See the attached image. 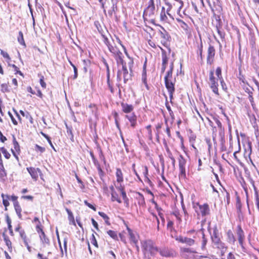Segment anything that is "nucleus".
I'll return each instance as SVG.
<instances>
[{"label": "nucleus", "mask_w": 259, "mask_h": 259, "mask_svg": "<svg viewBox=\"0 0 259 259\" xmlns=\"http://www.w3.org/2000/svg\"><path fill=\"white\" fill-rule=\"evenodd\" d=\"M142 247L145 251L149 252L151 255H153L158 251V248L155 246L154 243L151 240L144 241L142 243Z\"/></svg>", "instance_id": "nucleus-1"}, {"label": "nucleus", "mask_w": 259, "mask_h": 259, "mask_svg": "<svg viewBox=\"0 0 259 259\" xmlns=\"http://www.w3.org/2000/svg\"><path fill=\"white\" fill-rule=\"evenodd\" d=\"M209 84L210 88L212 90V92L216 95H219V91H218V81L216 80L214 76V71L213 70H210L209 72Z\"/></svg>", "instance_id": "nucleus-2"}, {"label": "nucleus", "mask_w": 259, "mask_h": 259, "mask_svg": "<svg viewBox=\"0 0 259 259\" xmlns=\"http://www.w3.org/2000/svg\"><path fill=\"white\" fill-rule=\"evenodd\" d=\"M211 241L213 246L220 249L221 252V255L222 256L224 255L227 249V247L225 246V243L221 241L220 238L211 240Z\"/></svg>", "instance_id": "nucleus-3"}, {"label": "nucleus", "mask_w": 259, "mask_h": 259, "mask_svg": "<svg viewBox=\"0 0 259 259\" xmlns=\"http://www.w3.org/2000/svg\"><path fill=\"white\" fill-rule=\"evenodd\" d=\"M155 7L154 3V0H150L148 6L144 12V17H153L155 14Z\"/></svg>", "instance_id": "nucleus-4"}, {"label": "nucleus", "mask_w": 259, "mask_h": 259, "mask_svg": "<svg viewBox=\"0 0 259 259\" xmlns=\"http://www.w3.org/2000/svg\"><path fill=\"white\" fill-rule=\"evenodd\" d=\"M186 164V160L184 158V157L180 155L179 158V166L180 169V174L179 176L183 177L184 178L186 177V170H185V165Z\"/></svg>", "instance_id": "nucleus-5"}, {"label": "nucleus", "mask_w": 259, "mask_h": 259, "mask_svg": "<svg viewBox=\"0 0 259 259\" xmlns=\"http://www.w3.org/2000/svg\"><path fill=\"white\" fill-rule=\"evenodd\" d=\"M36 231L39 234V238L44 244L50 245V240L49 238L46 236L45 232L42 230V228L39 226L38 225L36 227Z\"/></svg>", "instance_id": "nucleus-6"}, {"label": "nucleus", "mask_w": 259, "mask_h": 259, "mask_svg": "<svg viewBox=\"0 0 259 259\" xmlns=\"http://www.w3.org/2000/svg\"><path fill=\"white\" fill-rule=\"evenodd\" d=\"M197 205L199 206V213H197L198 215L201 214L202 217H205L209 215L210 213V209L209 205L207 203H204L202 205L199 204L198 203Z\"/></svg>", "instance_id": "nucleus-7"}, {"label": "nucleus", "mask_w": 259, "mask_h": 259, "mask_svg": "<svg viewBox=\"0 0 259 259\" xmlns=\"http://www.w3.org/2000/svg\"><path fill=\"white\" fill-rule=\"evenodd\" d=\"M176 239L179 242L185 243L189 246H192L194 245L195 242V240L193 239L187 237H183L182 236H179L177 237Z\"/></svg>", "instance_id": "nucleus-8"}, {"label": "nucleus", "mask_w": 259, "mask_h": 259, "mask_svg": "<svg viewBox=\"0 0 259 259\" xmlns=\"http://www.w3.org/2000/svg\"><path fill=\"white\" fill-rule=\"evenodd\" d=\"M215 55V49L214 47L210 45L208 49L207 56V64H211L213 61V58Z\"/></svg>", "instance_id": "nucleus-9"}, {"label": "nucleus", "mask_w": 259, "mask_h": 259, "mask_svg": "<svg viewBox=\"0 0 259 259\" xmlns=\"http://www.w3.org/2000/svg\"><path fill=\"white\" fill-rule=\"evenodd\" d=\"M27 170L30 175L31 178L36 181L38 178V172H41V171L38 168H34L32 167H29L27 168Z\"/></svg>", "instance_id": "nucleus-10"}, {"label": "nucleus", "mask_w": 259, "mask_h": 259, "mask_svg": "<svg viewBox=\"0 0 259 259\" xmlns=\"http://www.w3.org/2000/svg\"><path fill=\"white\" fill-rule=\"evenodd\" d=\"M161 255L165 257H174L175 255V252L167 248H163L159 251Z\"/></svg>", "instance_id": "nucleus-11"}, {"label": "nucleus", "mask_w": 259, "mask_h": 259, "mask_svg": "<svg viewBox=\"0 0 259 259\" xmlns=\"http://www.w3.org/2000/svg\"><path fill=\"white\" fill-rule=\"evenodd\" d=\"M114 58L118 66L121 65L122 67L126 65V63L122 58V54L120 51L116 52L115 55H114Z\"/></svg>", "instance_id": "nucleus-12"}, {"label": "nucleus", "mask_w": 259, "mask_h": 259, "mask_svg": "<svg viewBox=\"0 0 259 259\" xmlns=\"http://www.w3.org/2000/svg\"><path fill=\"white\" fill-rule=\"evenodd\" d=\"M237 235L238 236V241L241 246H243V241L244 240L245 236L244 232L241 228L240 225L237 226Z\"/></svg>", "instance_id": "nucleus-13"}, {"label": "nucleus", "mask_w": 259, "mask_h": 259, "mask_svg": "<svg viewBox=\"0 0 259 259\" xmlns=\"http://www.w3.org/2000/svg\"><path fill=\"white\" fill-rule=\"evenodd\" d=\"M122 71L124 82L126 83L128 80L132 79L133 72L131 73V71L128 72L126 65L122 67Z\"/></svg>", "instance_id": "nucleus-14"}, {"label": "nucleus", "mask_w": 259, "mask_h": 259, "mask_svg": "<svg viewBox=\"0 0 259 259\" xmlns=\"http://www.w3.org/2000/svg\"><path fill=\"white\" fill-rule=\"evenodd\" d=\"M111 2L112 4V6L111 9L108 11V14L110 17H112L113 13L115 14L116 12L118 11L117 6L118 0H111Z\"/></svg>", "instance_id": "nucleus-15"}, {"label": "nucleus", "mask_w": 259, "mask_h": 259, "mask_svg": "<svg viewBox=\"0 0 259 259\" xmlns=\"http://www.w3.org/2000/svg\"><path fill=\"white\" fill-rule=\"evenodd\" d=\"M213 119L215 121L218 128H219L220 135L221 137L222 140H223L224 139V128L223 127L222 123L219 120V119L217 117H213Z\"/></svg>", "instance_id": "nucleus-16"}, {"label": "nucleus", "mask_w": 259, "mask_h": 259, "mask_svg": "<svg viewBox=\"0 0 259 259\" xmlns=\"http://www.w3.org/2000/svg\"><path fill=\"white\" fill-rule=\"evenodd\" d=\"M159 33L160 37L163 38V40H161V43L164 46H165L167 41L169 40L170 37L164 29H163V31H159Z\"/></svg>", "instance_id": "nucleus-17"}, {"label": "nucleus", "mask_w": 259, "mask_h": 259, "mask_svg": "<svg viewBox=\"0 0 259 259\" xmlns=\"http://www.w3.org/2000/svg\"><path fill=\"white\" fill-rule=\"evenodd\" d=\"M121 106L123 112L126 113H130L134 110V107L132 105L121 103Z\"/></svg>", "instance_id": "nucleus-18"}, {"label": "nucleus", "mask_w": 259, "mask_h": 259, "mask_svg": "<svg viewBox=\"0 0 259 259\" xmlns=\"http://www.w3.org/2000/svg\"><path fill=\"white\" fill-rule=\"evenodd\" d=\"M126 117L128 119L131 124L132 127H135L137 123V116L134 113L126 115Z\"/></svg>", "instance_id": "nucleus-19"}, {"label": "nucleus", "mask_w": 259, "mask_h": 259, "mask_svg": "<svg viewBox=\"0 0 259 259\" xmlns=\"http://www.w3.org/2000/svg\"><path fill=\"white\" fill-rule=\"evenodd\" d=\"M181 28L185 31V33L189 36L191 35L192 29L185 22L180 24Z\"/></svg>", "instance_id": "nucleus-20"}, {"label": "nucleus", "mask_w": 259, "mask_h": 259, "mask_svg": "<svg viewBox=\"0 0 259 259\" xmlns=\"http://www.w3.org/2000/svg\"><path fill=\"white\" fill-rule=\"evenodd\" d=\"M204 229L203 228H201L199 232L201 233L202 234V241H201V249L202 250L205 249V246L207 242V239L205 237L204 232Z\"/></svg>", "instance_id": "nucleus-21"}, {"label": "nucleus", "mask_w": 259, "mask_h": 259, "mask_svg": "<svg viewBox=\"0 0 259 259\" xmlns=\"http://www.w3.org/2000/svg\"><path fill=\"white\" fill-rule=\"evenodd\" d=\"M227 241L231 244H234L236 241L235 237L231 230L228 231L227 233Z\"/></svg>", "instance_id": "nucleus-22"}, {"label": "nucleus", "mask_w": 259, "mask_h": 259, "mask_svg": "<svg viewBox=\"0 0 259 259\" xmlns=\"http://www.w3.org/2000/svg\"><path fill=\"white\" fill-rule=\"evenodd\" d=\"M165 87L168 92H175L174 84L169 80H166V78H165Z\"/></svg>", "instance_id": "nucleus-23"}, {"label": "nucleus", "mask_w": 259, "mask_h": 259, "mask_svg": "<svg viewBox=\"0 0 259 259\" xmlns=\"http://www.w3.org/2000/svg\"><path fill=\"white\" fill-rule=\"evenodd\" d=\"M127 231L130 235V238L131 242H132L135 245L138 243V240L136 235L133 232L132 230L127 228Z\"/></svg>", "instance_id": "nucleus-24"}, {"label": "nucleus", "mask_w": 259, "mask_h": 259, "mask_svg": "<svg viewBox=\"0 0 259 259\" xmlns=\"http://www.w3.org/2000/svg\"><path fill=\"white\" fill-rule=\"evenodd\" d=\"M142 81L143 83L144 84L145 87L146 89L149 90V87L148 85L147 81V76H146V67L144 66L142 74Z\"/></svg>", "instance_id": "nucleus-25"}, {"label": "nucleus", "mask_w": 259, "mask_h": 259, "mask_svg": "<svg viewBox=\"0 0 259 259\" xmlns=\"http://www.w3.org/2000/svg\"><path fill=\"white\" fill-rule=\"evenodd\" d=\"M14 207L17 214L20 219H22L21 211L22 209L19 202H15L14 204Z\"/></svg>", "instance_id": "nucleus-26"}, {"label": "nucleus", "mask_w": 259, "mask_h": 259, "mask_svg": "<svg viewBox=\"0 0 259 259\" xmlns=\"http://www.w3.org/2000/svg\"><path fill=\"white\" fill-rule=\"evenodd\" d=\"M3 237L5 242L6 245L8 246L10 251L12 249V242L9 238V237L6 234L5 232L3 233Z\"/></svg>", "instance_id": "nucleus-27"}, {"label": "nucleus", "mask_w": 259, "mask_h": 259, "mask_svg": "<svg viewBox=\"0 0 259 259\" xmlns=\"http://www.w3.org/2000/svg\"><path fill=\"white\" fill-rule=\"evenodd\" d=\"M2 197L3 198V204L5 207V210H7V207L10 204L8 200L10 199V196L8 195H5L4 194H2Z\"/></svg>", "instance_id": "nucleus-28"}, {"label": "nucleus", "mask_w": 259, "mask_h": 259, "mask_svg": "<svg viewBox=\"0 0 259 259\" xmlns=\"http://www.w3.org/2000/svg\"><path fill=\"white\" fill-rule=\"evenodd\" d=\"M212 12H213V17L215 20V22L214 23H213L214 25L215 26V27H217V25H218V24H220L221 27H222V21L221 19L220 16L219 15H217V14H215L214 11Z\"/></svg>", "instance_id": "nucleus-29"}, {"label": "nucleus", "mask_w": 259, "mask_h": 259, "mask_svg": "<svg viewBox=\"0 0 259 259\" xmlns=\"http://www.w3.org/2000/svg\"><path fill=\"white\" fill-rule=\"evenodd\" d=\"M116 176L117 178V182L120 183V182H123V174L121 171V170L120 168L116 169Z\"/></svg>", "instance_id": "nucleus-30"}, {"label": "nucleus", "mask_w": 259, "mask_h": 259, "mask_svg": "<svg viewBox=\"0 0 259 259\" xmlns=\"http://www.w3.org/2000/svg\"><path fill=\"white\" fill-rule=\"evenodd\" d=\"M166 11H165V8L162 7L161 11L160 13V20L162 21L166 22L167 21V17L166 16Z\"/></svg>", "instance_id": "nucleus-31"}, {"label": "nucleus", "mask_w": 259, "mask_h": 259, "mask_svg": "<svg viewBox=\"0 0 259 259\" xmlns=\"http://www.w3.org/2000/svg\"><path fill=\"white\" fill-rule=\"evenodd\" d=\"M159 48L160 49L161 52H162V64H167V63L168 62V57H167V55H166V52L161 47H159Z\"/></svg>", "instance_id": "nucleus-32"}, {"label": "nucleus", "mask_w": 259, "mask_h": 259, "mask_svg": "<svg viewBox=\"0 0 259 259\" xmlns=\"http://www.w3.org/2000/svg\"><path fill=\"white\" fill-rule=\"evenodd\" d=\"M222 27H221L220 24H218V25H217V27H215V28H216L218 33L219 35V36H220V37L222 39H224L225 34V32L221 30Z\"/></svg>", "instance_id": "nucleus-33"}, {"label": "nucleus", "mask_w": 259, "mask_h": 259, "mask_svg": "<svg viewBox=\"0 0 259 259\" xmlns=\"http://www.w3.org/2000/svg\"><path fill=\"white\" fill-rule=\"evenodd\" d=\"M217 238H220L219 237V230L217 227L213 228L212 234L211 235V239H215Z\"/></svg>", "instance_id": "nucleus-34"}, {"label": "nucleus", "mask_w": 259, "mask_h": 259, "mask_svg": "<svg viewBox=\"0 0 259 259\" xmlns=\"http://www.w3.org/2000/svg\"><path fill=\"white\" fill-rule=\"evenodd\" d=\"M165 5L167 6L166 14L171 18L174 19L172 16L169 13L170 11L172 8V5L168 2H165Z\"/></svg>", "instance_id": "nucleus-35"}, {"label": "nucleus", "mask_w": 259, "mask_h": 259, "mask_svg": "<svg viewBox=\"0 0 259 259\" xmlns=\"http://www.w3.org/2000/svg\"><path fill=\"white\" fill-rule=\"evenodd\" d=\"M98 214L103 218V219L105 220V223L108 225H110V223L109 221V218L107 216L106 214H105L104 212L99 211L98 212Z\"/></svg>", "instance_id": "nucleus-36"}, {"label": "nucleus", "mask_w": 259, "mask_h": 259, "mask_svg": "<svg viewBox=\"0 0 259 259\" xmlns=\"http://www.w3.org/2000/svg\"><path fill=\"white\" fill-rule=\"evenodd\" d=\"M18 42L22 45H23L24 46H26L24 37H23V34L22 31L19 32V35L18 36Z\"/></svg>", "instance_id": "nucleus-37"}, {"label": "nucleus", "mask_w": 259, "mask_h": 259, "mask_svg": "<svg viewBox=\"0 0 259 259\" xmlns=\"http://www.w3.org/2000/svg\"><path fill=\"white\" fill-rule=\"evenodd\" d=\"M121 195L124 200V203L126 204V206H128V199L126 196V193L124 191L123 188L121 189Z\"/></svg>", "instance_id": "nucleus-38"}, {"label": "nucleus", "mask_w": 259, "mask_h": 259, "mask_svg": "<svg viewBox=\"0 0 259 259\" xmlns=\"http://www.w3.org/2000/svg\"><path fill=\"white\" fill-rule=\"evenodd\" d=\"M107 234L113 239L118 240V236L115 231L112 230H109L107 231Z\"/></svg>", "instance_id": "nucleus-39"}, {"label": "nucleus", "mask_w": 259, "mask_h": 259, "mask_svg": "<svg viewBox=\"0 0 259 259\" xmlns=\"http://www.w3.org/2000/svg\"><path fill=\"white\" fill-rule=\"evenodd\" d=\"M106 41L107 42L106 43L107 46H108V49H109V51L111 53L114 54V55H115V54L116 53V52L118 51H116V49L112 46H111L110 44H108V42L107 38H106Z\"/></svg>", "instance_id": "nucleus-40"}, {"label": "nucleus", "mask_w": 259, "mask_h": 259, "mask_svg": "<svg viewBox=\"0 0 259 259\" xmlns=\"http://www.w3.org/2000/svg\"><path fill=\"white\" fill-rule=\"evenodd\" d=\"M95 25L97 29H98L99 32L101 33L102 35L104 36V30H103L100 23L98 21H96L95 22Z\"/></svg>", "instance_id": "nucleus-41"}, {"label": "nucleus", "mask_w": 259, "mask_h": 259, "mask_svg": "<svg viewBox=\"0 0 259 259\" xmlns=\"http://www.w3.org/2000/svg\"><path fill=\"white\" fill-rule=\"evenodd\" d=\"M107 0H98V2L101 5V7L103 10L105 15H106V10L105 8V4Z\"/></svg>", "instance_id": "nucleus-42"}, {"label": "nucleus", "mask_w": 259, "mask_h": 259, "mask_svg": "<svg viewBox=\"0 0 259 259\" xmlns=\"http://www.w3.org/2000/svg\"><path fill=\"white\" fill-rule=\"evenodd\" d=\"M13 143L14 145V147L16 151L20 150L19 145L17 141H16V138L14 136H13Z\"/></svg>", "instance_id": "nucleus-43"}, {"label": "nucleus", "mask_w": 259, "mask_h": 259, "mask_svg": "<svg viewBox=\"0 0 259 259\" xmlns=\"http://www.w3.org/2000/svg\"><path fill=\"white\" fill-rule=\"evenodd\" d=\"M177 2L179 3V8H178V14L181 17H182V14H181L180 13V11H181V9L182 8V7H183V2L181 0H176Z\"/></svg>", "instance_id": "nucleus-44"}, {"label": "nucleus", "mask_w": 259, "mask_h": 259, "mask_svg": "<svg viewBox=\"0 0 259 259\" xmlns=\"http://www.w3.org/2000/svg\"><path fill=\"white\" fill-rule=\"evenodd\" d=\"M183 253H196V251L190 248H182L181 249Z\"/></svg>", "instance_id": "nucleus-45"}, {"label": "nucleus", "mask_w": 259, "mask_h": 259, "mask_svg": "<svg viewBox=\"0 0 259 259\" xmlns=\"http://www.w3.org/2000/svg\"><path fill=\"white\" fill-rule=\"evenodd\" d=\"M215 73L219 79L221 80L223 79L222 76V69L220 67H217V68L216 69Z\"/></svg>", "instance_id": "nucleus-46"}, {"label": "nucleus", "mask_w": 259, "mask_h": 259, "mask_svg": "<svg viewBox=\"0 0 259 259\" xmlns=\"http://www.w3.org/2000/svg\"><path fill=\"white\" fill-rule=\"evenodd\" d=\"M1 151L6 158L9 159L10 158L11 155L5 148H2Z\"/></svg>", "instance_id": "nucleus-47"}, {"label": "nucleus", "mask_w": 259, "mask_h": 259, "mask_svg": "<svg viewBox=\"0 0 259 259\" xmlns=\"http://www.w3.org/2000/svg\"><path fill=\"white\" fill-rule=\"evenodd\" d=\"M252 93L249 92V96H248V99L251 104V106L252 108L254 109L255 107V104L253 100V98L252 97Z\"/></svg>", "instance_id": "nucleus-48"}, {"label": "nucleus", "mask_w": 259, "mask_h": 259, "mask_svg": "<svg viewBox=\"0 0 259 259\" xmlns=\"http://www.w3.org/2000/svg\"><path fill=\"white\" fill-rule=\"evenodd\" d=\"M35 150L36 151H39L41 153H43L45 151L46 149L45 147H41L38 145L36 144L35 145Z\"/></svg>", "instance_id": "nucleus-49"}, {"label": "nucleus", "mask_w": 259, "mask_h": 259, "mask_svg": "<svg viewBox=\"0 0 259 259\" xmlns=\"http://www.w3.org/2000/svg\"><path fill=\"white\" fill-rule=\"evenodd\" d=\"M66 127H67V133L68 134V135L70 136V140L73 142L74 141V138H73V133H72V130L70 128H68V127L67 126V125H66Z\"/></svg>", "instance_id": "nucleus-50"}, {"label": "nucleus", "mask_w": 259, "mask_h": 259, "mask_svg": "<svg viewBox=\"0 0 259 259\" xmlns=\"http://www.w3.org/2000/svg\"><path fill=\"white\" fill-rule=\"evenodd\" d=\"M197 48H198L197 53H199V55H200L201 58H202L203 45H202V43L201 41L200 45L198 44Z\"/></svg>", "instance_id": "nucleus-51"}, {"label": "nucleus", "mask_w": 259, "mask_h": 259, "mask_svg": "<svg viewBox=\"0 0 259 259\" xmlns=\"http://www.w3.org/2000/svg\"><path fill=\"white\" fill-rule=\"evenodd\" d=\"M148 167L146 166H144V171H143V174L145 177V178L146 179V180H147L148 182H150V179L147 177V175H148Z\"/></svg>", "instance_id": "nucleus-52"}, {"label": "nucleus", "mask_w": 259, "mask_h": 259, "mask_svg": "<svg viewBox=\"0 0 259 259\" xmlns=\"http://www.w3.org/2000/svg\"><path fill=\"white\" fill-rule=\"evenodd\" d=\"M1 54L3 56L4 58L7 59L9 61L11 60L9 54L5 52L4 51L1 50Z\"/></svg>", "instance_id": "nucleus-53"}, {"label": "nucleus", "mask_w": 259, "mask_h": 259, "mask_svg": "<svg viewBox=\"0 0 259 259\" xmlns=\"http://www.w3.org/2000/svg\"><path fill=\"white\" fill-rule=\"evenodd\" d=\"M172 214L176 217L177 220L179 221V223H181L182 222V219L180 217V214L179 211H175L172 212Z\"/></svg>", "instance_id": "nucleus-54"}, {"label": "nucleus", "mask_w": 259, "mask_h": 259, "mask_svg": "<svg viewBox=\"0 0 259 259\" xmlns=\"http://www.w3.org/2000/svg\"><path fill=\"white\" fill-rule=\"evenodd\" d=\"M39 82L42 88L46 89V83L44 81V76L41 75L40 79H39Z\"/></svg>", "instance_id": "nucleus-55"}, {"label": "nucleus", "mask_w": 259, "mask_h": 259, "mask_svg": "<svg viewBox=\"0 0 259 259\" xmlns=\"http://www.w3.org/2000/svg\"><path fill=\"white\" fill-rule=\"evenodd\" d=\"M1 91L3 92H6L9 91L8 87L7 84L4 83L1 85Z\"/></svg>", "instance_id": "nucleus-56"}, {"label": "nucleus", "mask_w": 259, "mask_h": 259, "mask_svg": "<svg viewBox=\"0 0 259 259\" xmlns=\"http://www.w3.org/2000/svg\"><path fill=\"white\" fill-rule=\"evenodd\" d=\"M8 114H9L10 117L11 118L13 123L14 124H15V125H17L18 124L17 121H16V120L13 117L12 114L10 111H9L8 112Z\"/></svg>", "instance_id": "nucleus-57"}, {"label": "nucleus", "mask_w": 259, "mask_h": 259, "mask_svg": "<svg viewBox=\"0 0 259 259\" xmlns=\"http://www.w3.org/2000/svg\"><path fill=\"white\" fill-rule=\"evenodd\" d=\"M130 61L128 63V66L130 69V71H131V73L133 72L132 68L133 67L134 61L132 58L130 59Z\"/></svg>", "instance_id": "nucleus-58"}, {"label": "nucleus", "mask_w": 259, "mask_h": 259, "mask_svg": "<svg viewBox=\"0 0 259 259\" xmlns=\"http://www.w3.org/2000/svg\"><path fill=\"white\" fill-rule=\"evenodd\" d=\"M84 204L88 206L89 208L92 209L93 210H94V211H96V207H94L92 204H90V203H89L87 200H84Z\"/></svg>", "instance_id": "nucleus-59"}, {"label": "nucleus", "mask_w": 259, "mask_h": 259, "mask_svg": "<svg viewBox=\"0 0 259 259\" xmlns=\"http://www.w3.org/2000/svg\"><path fill=\"white\" fill-rule=\"evenodd\" d=\"M109 78H110L109 73H108V75H107V83H108V87H109L111 92V93H113V88L111 85V84L110 83Z\"/></svg>", "instance_id": "nucleus-60"}, {"label": "nucleus", "mask_w": 259, "mask_h": 259, "mask_svg": "<svg viewBox=\"0 0 259 259\" xmlns=\"http://www.w3.org/2000/svg\"><path fill=\"white\" fill-rule=\"evenodd\" d=\"M172 71L168 70L165 75L164 79L166 78V80H169V78H171L172 77Z\"/></svg>", "instance_id": "nucleus-61"}, {"label": "nucleus", "mask_w": 259, "mask_h": 259, "mask_svg": "<svg viewBox=\"0 0 259 259\" xmlns=\"http://www.w3.org/2000/svg\"><path fill=\"white\" fill-rule=\"evenodd\" d=\"M91 243L95 246L98 247V243L94 234L92 235Z\"/></svg>", "instance_id": "nucleus-62"}, {"label": "nucleus", "mask_w": 259, "mask_h": 259, "mask_svg": "<svg viewBox=\"0 0 259 259\" xmlns=\"http://www.w3.org/2000/svg\"><path fill=\"white\" fill-rule=\"evenodd\" d=\"M91 221H92V224L94 226V227L96 229V230L97 231H99V229L98 225V223H97V222L93 218H92L91 219Z\"/></svg>", "instance_id": "nucleus-63"}, {"label": "nucleus", "mask_w": 259, "mask_h": 259, "mask_svg": "<svg viewBox=\"0 0 259 259\" xmlns=\"http://www.w3.org/2000/svg\"><path fill=\"white\" fill-rule=\"evenodd\" d=\"M122 73V69L121 70H118L117 71V79L118 81H120L121 80V74Z\"/></svg>", "instance_id": "nucleus-64"}]
</instances>
